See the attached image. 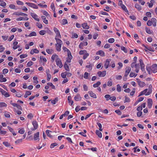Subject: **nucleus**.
<instances>
[{
  "mask_svg": "<svg viewBox=\"0 0 157 157\" xmlns=\"http://www.w3.org/2000/svg\"><path fill=\"white\" fill-rule=\"evenodd\" d=\"M53 30L56 33V38H61V36L60 34V32L58 29L56 27H54L53 28Z\"/></svg>",
  "mask_w": 157,
  "mask_h": 157,
  "instance_id": "obj_1",
  "label": "nucleus"
},
{
  "mask_svg": "<svg viewBox=\"0 0 157 157\" xmlns=\"http://www.w3.org/2000/svg\"><path fill=\"white\" fill-rule=\"evenodd\" d=\"M139 62L141 66V69L143 72H144V73L146 72L145 70L144 67L145 65L144 64L142 59H140L139 60Z\"/></svg>",
  "mask_w": 157,
  "mask_h": 157,
  "instance_id": "obj_2",
  "label": "nucleus"
},
{
  "mask_svg": "<svg viewBox=\"0 0 157 157\" xmlns=\"http://www.w3.org/2000/svg\"><path fill=\"white\" fill-rule=\"evenodd\" d=\"M56 62L57 65L59 66L60 68H61L63 67V65L60 59L59 58H57L56 60Z\"/></svg>",
  "mask_w": 157,
  "mask_h": 157,
  "instance_id": "obj_3",
  "label": "nucleus"
},
{
  "mask_svg": "<svg viewBox=\"0 0 157 157\" xmlns=\"http://www.w3.org/2000/svg\"><path fill=\"white\" fill-rule=\"evenodd\" d=\"M147 90L148 89H146L142 91V92L143 93V94H145V95H148L151 93L152 90L151 89H150L148 90V91L147 92Z\"/></svg>",
  "mask_w": 157,
  "mask_h": 157,
  "instance_id": "obj_4",
  "label": "nucleus"
},
{
  "mask_svg": "<svg viewBox=\"0 0 157 157\" xmlns=\"http://www.w3.org/2000/svg\"><path fill=\"white\" fill-rule=\"evenodd\" d=\"M25 4L28 5L29 6L33 8L36 9L38 8V7L34 3L26 2L25 3Z\"/></svg>",
  "mask_w": 157,
  "mask_h": 157,
  "instance_id": "obj_5",
  "label": "nucleus"
},
{
  "mask_svg": "<svg viewBox=\"0 0 157 157\" xmlns=\"http://www.w3.org/2000/svg\"><path fill=\"white\" fill-rule=\"evenodd\" d=\"M98 76L100 77H104L106 75V71H103L102 72L101 71H99L97 73Z\"/></svg>",
  "mask_w": 157,
  "mask_h": 157,
  "instance_id": "obj_6",
  "label": "nucleus"
},
{
  "mask_svg": "<svg viewBox=\"0 0 157 157\" xmlns=\"http://www.w3.org/2000/svg\"><path fill=\"white\" fill-rule=\"evenodd\" d=\"M131 70V68L129 67H127L125 68V73L124 77H127Z\"/></svg>",
  "mask_w": 157,
  "mask_h": 157,
  "instance_id": "obj_7",
  "label": "nucleus"
},
{
  "mask_svg": "<svg viewBox=\"0 0 157 157\" xmlns=\"http://www.w3.org/2000/svg\"><path fill=\"white\" fill-rule=\"evenodd\" d=\"M151 71L153 73L157 72V65L156 64H155L152 66Z\"/></svg>",
  "mask_w": 157,
  "mask_h": 157,
  "instance_id": "obj_8",
  "label": "nucleus"
},
{
  "mask_svg": "<svg viewBox=\"0 0 157 157\" xmlns=\"http://www.w3.org/2000/svg\"><path fill=\"white\" fill-rule=\"evenodd\" d=\"M31 15V16L35 20L38 21H40L39 19L38 18V16L35 13H30Z\"/></svg>",
  "mask_w": 157,
  "mask_h": 157,
  "instance_id": "obj_9",
  "label": "nucleus"
},
{
  "mask_svg": "<svg viewBox=\"0 0 157 157\" xmlns=\"http://www.w3.org/2000/svg\"><path fill=\"white\" fill-rule=\"evenodd\" d=\"M137 80L138 85L140 87H143L145 86V84L144 82L140 81V79L138 78L137 79Z\"/></svg>",
  "mask_w": 157,
  "mask_h": 157,
  "instance_id": "obj_10",
  "label": "nucleus"
},
{
  "mask_svg": "<svg viewBox=\"0 0 157 157\" xmlns=\"http://www.w3.org/2000/svg\"><path fill=\"white\" fill-rule=\"evenodd\" d=\"M152 101L151 99L149 98L147 100L148 106L149 108L151 107L152 104Z\"/></svg>",
  "mask_w": 157,
  "mask_h": 157,
  "instance_id": "obj_11",
  "label": "nucleus"
},
{
  "mask_svg": "<svg viewBox=\"0 0 157 157\" xmlns=\"http://www.w3.org/2000/svg\"><path fill=\"white\" fill-rule=\"evenodd\" d=\"M39 132H37L36 133H35L34 135V139L35 140H39L40 139L39 138Z\"/></svg>",
  "mask_w": 157,
  "mask_h": 157,
  "instance_id": "obj_12",
  "label": "nucleus"
},
{
  "mask_svg": "<svg viewBox=\"0 0 157 157\" xmlns=\"http://www.w3.org/2000/svg\"><path fill=\"white\" fill-rule=\"evenodd\" d=\"M82 98L80 96V95L78 94H77L75 97L74 99L76 101H79L81 100Z\"/></svg>",
  "mask_w": 157,
  "mask_h": 157,
  "instance_id": "obj_13",
  "label": "nucleus"
},
{
  "mask_svg": "<svg viewBox=\"0 0 157 157\" xmlns=\"http://www.w3.org/2000/svg\"><path fill=\"white\" fill-rule=\"evenodd\" d=\"M55 39L56 42V45L60 44L62 45V44H63V42L61 40L57 38H56V37H55Z\"/></svg>",
  "mask_w": 157,
  "mask_h": 157,
  "instance_id": "obj_14",
  "label": "nucleus"
},
{
  "mask_svg": "<svg viewBox=\"0 0 157 157\" xmlns=\"http://www.w3.org/2000/svg\"><path fill=\"white\" fill-rule=\"evenodd\" d=\"M13 14L14 15H21V16H27V14L24 13H22V12H14L13 13Z\"/></svg>",
  "mask_w": 157,
  "mask_h": 157,
  "instance_id": "obj_15",
  "label": "nucleus"
},
{
  "mask_svg": "<svg viewBox=\"0 0 157 157\" xmlns=\"http://www.w3.org/2000/svg\"><path fill=\"white\" fill-rule=\"evenodd\" d=\"M88 93L90 95L92 98H96L97 96L96 94L94 93L93 92L91 91H90L88 92Z\"/></svg>",
  "mask_w": 157,
  "mask_h": 157,
  "instance_id": "obj_16",
  "label": "nucleus"
},
{
  "mask_svg": "<svg viewBox=\"0 0 157 157\" xmlns=\"http://www.w3.org/2000/svg\"><path fill=\"white\" fill-rule=\"evenodd\" d=\"M96 54L100 55L101 56H105V53L101 50H100L97 52L96 53Z\"/></svg>",
  "mask_w": 157,
  "mask_h": 157,
  "instance_id": "obj_17",
  "label": "nucleus"
},
{
  "mask_svg": "<svg viewBox=\"0 0 157 157\" xmlns=\"http://www.w3.org/2000/svg\"><path fill=\"white\" fill-rule=\"evenodd\" d=\"M69 113V112L68 111H66L62 115L59 117V119H62L63 116H66L68 115Z\"/></svg>",
  "mask_w": 157,
  "mask_h": 157,
  "instance_id": "obj_18",
  "label": "nucleus"
},
{
  "mask_svg": "<svg viewBox=\"0 0 157 157\" xmlns=\"http://www.w3.org/2000/svg\"><path fill=\"white\" fill-rule=\"evenodd\" d=\"M151 21L152 22V24L155 27L156 26V19L154 18H152L151 19Z\"/></svg>",
  "mask_w": 157,
  "mask_h": 157,
  "instance_id": "obj_19",
  "label": "nucleus"
},
{
  "mask_svg": "<svg viewBox=\"0 0 157 157\" xmlns=\"http://www.w3.org/2000/svg\"><path fill=\"white\" fill-rule=\"evenodd\" d=\"M82 26L84 29H89V26L87 25L86 23H84L82 24Z\"/></svg>",
  "mask_w": 157,
  "mask_h": 157,
  "instance_id": "obj_20",
  "label": "nucleus"
},
{
  "mask_svg": "<svg viewBox=\"0 0 157 157\" xmlns=\"http://www.w3.org/2000/svg\"><path fill=\"white\" fill-rule=\"evenodd\" d=\"M109 61L108 59H107L105 64L104 67L105 68H107L109 64Z\"/></svg>",
  "mask_w": 157,
  "mask_h": 157,
  "instance_id": "obj_21",
  "label": "nucleus"
},
{
  "mask_svg": "<svg viewBox=\"0 0 157 157\" xmlns=\"http://www.w3.org/2000/svg\"><path fill=\"white\" fill-rule=\"evenodd\" d=\"M52 131L49 130H47L46 131V133L47 136L51 138H52L53 136L51 135L50 133L52 132Z\"/></svg>",
  "mask_w": 157,
  "mask_h": 157,
  "instance_id": "obj_22",
  "label": "nucleus"
},
{
  "mask_svg": "<svg viewBox=\"0 0 157 157\" xmlns=\"http://www.w3.org/2000/svg\"><path fill=\"white\" fill-rule=\"evenodd\" d=\"M96 133L99 138H101L102 136L101 133L98 130H96Z\"/></svg>",
  "mask_w": 157,
  "mask_h": 157,
  "instance_id": "obj_23",
  "label": "nucleus"
},
{
  "mask_svg": "<svg viewBox=\"0 0 157 157\" xmlns=\"http://www.w3.org/2000/svg\"><path fill=\"white\" fill-rule=\"evenodd\" d=\"M64 67L66 71H70V69L69 68V66L66 63H65L64 64Z\"/></svg>",
  "mask_w": 157,
  "mask_h": 157,
  "instance_id": "obj_24",
  "label": "nucleus"
},
{
  "mask_svg": "<svg viewBox=\"0 0 157 157\" xmlns=\"http://www.w3.org/2000/svg\"><path fill=\"white\" fill-rule=\"evenodd\" d=\"M33 124L35 129H36L37 128L38 124L36 121H34L33 122Z\"/></svg>",
  "mask_w": 157,
  "mask_h": 157,
  "instance_id": "obj_25",
  "label": "nucleus"
},
{
  "mask_svg": "<svg viewBox=\"0 0 157 157\" xmlns=\"http://www.w3.org/2000/svg\"><path fill=\"white\" fill-rule=\"evenodd\" d=\"M31 94V93L30 91H27L25 93V94L24 95V97L25 98L27 97L28 96L30 95Z\"/></svg>",
  "mask_w": 157,
  "mask_h": 157,
  "instance_id": "obj_26",
  "label": "nucleus"
},
{
  "mask_svg": "<svg viewBox=\"0 0 157 157\" xmlns=\"http://www.w3.org/2000/svg\"><path fill=\"white\" fill-rule=\"evenodd\" d=\"M56 50L60 52L61 51V45L60 44L56 45Z\"/></svg>",
  "mask_w": 157,
  "mask_h": 157,
  "instance_id": "obj_27",
  "label": "nucleus"
},
{
  "mask_svg": "<svg viewBox=\"0 0 157 157\" xmlns=\"http://www.w3.org/2000/svg\"><path fill=\"white\" fill-rule=\"evenodd\" d=\"M122 9L126 12V13H128V10L126 7L124 5H123L121 6Z\"/></svg>",
  "mask_w": 157,
  "mask_h": 157,
  "instance_id": "obj_28",
  "label": "nucleus"
},
{
  "mask_svg": "<svg viewBox=\"0 0 157 157\" xmlns=\"http://www.w3.org/2000/svg\"><path fill=\"white\" fill-rule=\"evenodd\" d=\"M101 84V83L100 82H98L94 84L93 85V86L94 88H96L97 87H98Z\"/></svg>",
  "mask_w": 157,
  "mask_h": 157,
  "instance_id": "obj_29",
  "label": "nucleus"
},
{
  "mask_svg": "<svg viewBox=\"0 0 157 157\" xmlns=\"http://www.w3.org/2000/svg\"><path fill=\"white\" fill-rule=\"evenodd\" d=\"M145 29V30H146V31L147 33L148 34H151V33H152L151 32V31L150 29H149V28H148L147 27H146Z\"/></svg>",
  "mask_w": 157,
  "mask_h": 157,
  "instance_id": "obj_30",
  "label": "nucleus"
},
{
  "mask_svg": "<svg viewBox=\"0 0 157 157\" xmlns=\"http://www.w3.org/2000/svg\"><path fill=\"white\" fill-rule=\"evenodd\" d=\"M36 35V33L35 32H33L31 33L28 36L29 37H31L32 36H35Z\"/></svg>",
  "mask_w": 157,
  "mask_h": 157,
  "instance_id": "obj_31",
  "label": "nucleus"
},
{
  "mask_svg": "<svg viewBox=\"0 0 157 157\" xmlns=\"http://www.w3.org/2000/svg\"><path fill=\"white\" fill-rule=\"evenodd\" d=\"M67 72L65 71L64 72L62 73L61 74V76L63 78H65L66 77V76L67 75Z\"/></svg>",
  "mask_w": 157,
  "mask_h": 157,
  "instance_id": "obj_32",
  "label": "nucleus"
},
{
  "mask_svg": "<svg viewBox=\"0 0 157 157\" xmlns=\"http://www.w3.org/2000/svg\"><path fill=\"white\" fill-rule=\"evenodd\" d=\"M135 7L138 10L140 11L141 10V8L140 6L138 4H136L135 5Z\"/></svg>",
  "mask_w": 157,
  "mask_h": 157,
  "instance_id": "obj_33",
  "label": "nucleus"
},
{
  "mask_svg": "<svg viewBox=\"0 0 157 157\" xmlns=\"http://www.w3.org/2000/svg\"><path fill=\"white\" fill-rule=\"evenodd\" d=\"M51 9L53 10V12H55V8L54 6V3H52L51 5Z\"/></svg>",
  "mask_w": 157,
  "mask_h": 157,
  "instance_id": "obj_34",
  "label": "nucleus"
},
{
  "mask_svg": "<svg viewBox=\"0 0 157 157\" xmlns=\"http://www.w3.org/2000/svg\"><path fill=\"white\" fill-rule=\"evenodd\" d=\"M7 106V104L5 102H0V107H6Z\"/></svg>",
  "mask_w": 157,
  "mask_h": 157,
  "instance_id": "obj_35",
  "label": "nucleus"
},
{
  "mask_svg": "<svg viewBox=\"0 0 157 157\" xmlns=\"http://www.w3.org/2000/svg\"><path fill=\"white\" fill-rule=\"evenodd\" d=\"M67 56L68 57L67 58L70 59H72V56L71 54V53L70 51H69L68 53H67Z\"/></svg>",
  "mask_w": 157,
  "mask_h": 157,
  "instance_id": "obj_36",
  "label": "nucleus"
},
{
  "mask_svg": "<svg viewBox=\"0 0 157 157\" xmlns=\"http://www.w3.org/2000/svg\"><path fill=\"white\" fill-rule=\"evenodd\" d=\"M18 132L21 134H23L25 132V130L23 128H21L19 129L18 131Z\"/></svg>",
  "mask_w": 157,
  "mask_h": 157,
  "instance_id": "obj_37",
  "label": "nucleus"
},
{
  "mask_svg": "<svg viewBox=\"0 0 157 157\" xmlns=\"http://www.w3.org/2000/svg\"><path fill=\"white\" fill-rule=\"evenodd\" d=\"M47 84L48 86H50L52 87V88L53 89H55V86L53 85L52 83L51 82H48L47 83Z\"/></svg>",
  "mask_w": 157,
  "mask_h": 157,
  "instance_id": "obj_38",
  "label": "nucleus"
},
{
  "mask_svg": "<svg viewBox=\"0 0 157 157\" xmlns=\"http://www.w3.org/2000/svg\"><path fill=\"white\" fill-rule=\"evenodd\" d=\"M58 145V144L56 143H54L50 145V148H53L54 147L57 146Z\"/></svg>",
  "mask_w": 157,
  "mask_h": 157,
  "instance_id": "obj_39",
  "label": "nucleus"
},
{
  "mask_svg": "<svg viewBox=\"0 0 157 157\" xmlns=\"http://www.w3.org/2000/svg\"><path fill=\"white\" fill-rule=\"evenodd\" d=\"M3 144L7 147H9L10 146V144L7 142H3Z\"/></svg>",
  "mask_w": 157,
  "mask_h": 157,
  "instance_id": "obj_40",
  "label": "nucleus"
},
{
  "mask_svg": "<svg viewBox=\"0 0 157 157\" xmlns=\"http://www.w3.org/2000/svg\"><path fill=\"white\" fill-rule=\"evenodd\" d=\"M137 75V74H136L134 72H131L129 75V76L131 77H132L134 76L136 77Z\"/></svg>",
  "mask_w": 157,
  "mask_h": 157,
  "instance_id": "obj_41",
  "label": "nucleus"
},
{
  "mask_svg": "<svg viewBox=\"0 0 157 157\" xmlns=\"http://www.w3.org/2000/svg\"><path fill=\"white\" fill-rule=\"evenodd\" d=\"M97 124L99 128V130H100V131H102V126L101 124L99 123H97Z\"/></svg>",
  "mask_w": 157,
  "mask_h": 157,
  "instance_id": "obj_42",
  "label": "nucleus"
},
{
  "mask_svg": "<svg viewBox=\"0 0 157 157\" xmlns=\"http://www.w3.org/2000/svg\"><path fill=\"white\" fill-rule=\"evenodd\" d=\"M0 5L3 6L4 8H5L6 6V3L5 2L2 1L0 3Z\"/></svg>",
  "mask_w": 157,
  "mask_h": 157,
  "instance_id": "obj_43",
  "label": "nucleus"
},
{
  "mask_svg": "<svg viewBox=\"0 0 157 157\" xmlns=\"http://www.w3.org/2000/svg\"><path fill=\"white\" fill-rule=\"evenodd\" d=\"M121 49L122 50L124 51L125 53H126L127 52V49L125 47L123 46H121Z\"/></svg>",
  "mask_w": 157,
  "mask_h": 157,
  "instance_id": "obj_44",
  "label": "nucleus"
},
{
  "mask_svg": "<svg viewBox=\"0 0 157 157\" xmlns=\"http://www.w3.org/2000/svg\"><path fill=\"white\" fill-rule=\"evenodd\" d=\"M117 91L118 92H120L121 90V86L119 85V84H118L117 85Z\"/></svg>",
  "mask_w": 157,
  "mask_h": 157,
  "instance_id": "obj_45",
  "label": "nucleus"
},
{
  "mask_svg": "<svg viewBox=\"0 0 157 157\" xmlns=\"http://www.w3.org/2000/svg\"><path fill=\"white\" fill-rule=\"evenodd\" d=\"M43 14L44 15L46 16L47 17H50V15H49V14L46 11H44L43 12Z\"/></svg>",
  "mask_w": 157,
  "mask_h": 157,
  "instance_id": "obj_46",
  "label": "nucleus"
},
{
  "mask_svg": "<svg viewBox=\"0 0 157 157\" xmlns=\"http://www.w3.org/2000/svg\"><path fill=\"white\" fill-rule=\"evenodd\" d=\"M58 56L56 54L53 55L51 57L52 59L53 60V61L56 58H58Z\"/></svg>",
  "mask_w": 157,
  "mask_h": 157,
  "instance_id": "obj_47",
  "label": "nucleus"
},
{
  "mask_svg": "<svg viewBox=\"0 0 157 157\" xmlns=\"http://www.w3.org/2000/svg\"><path fill=\"white\" fill-rule=\"evenodd\" d=\"M146 69L147 70L148 72V74L149 75H151V68L150 67H146Z\"/></svg>",
  "mask_w": 157,
  "mask_h": 157,
  "instance_id": "obj_48",
  "label": "nucleus"
},
{
  "mask_svg": "<svg viewBox=\"0 0 157 157\" xmlns=\"http://www.w3.org/2000/svg\"><path fill=\"white\" fill-rule=\"evenodd\" d=\"M46 52L49 54H51L53 52V50H50L49 49H47L46 50Z\"/></svg>",
  "mask_w": 157,
  "mask_h": 157,
  "instance_id": "obj_49",
  "label": "nucleus"
},
{
  "mask_svg": "<svg viewBox=\"0 0 157 157\" xmlns=\"http://www.w3.org/2000/svg\"><path fill=\"white\" fill-rule=\"evenodd\" d=\"M89 74L87 72H85L84 74V77L85 79H87Z\"/></svg>",
  "mask_w": 157,
  "mask_h": 157,
  "instance_id": "obj_50",
  "label": "nucleus"
},
{
  "mask_svg": "<svg viewBox=\"0 0 157 157\" xmlns=\"http://www.w3.org/2000/svg\"><path fill=\"white\" fill-rule=\"evenodd\" d=\"M27 55L26 54H22L20 56V57L21 59H23L27 57Z\"/></svg>",
  "mask_w": 157,
  "mask_h": 157,
  "instance_id": "obj_51",
  "label": "nucleus"
},
{
  "mask_svg": "<svg viewBox=\"0 0 157 157\" xmlns=\"http://www.w3.org/2000/svg\"><path fill=\"white\" fill-rule=\"evenodd\" d=\"M62 24L63 25H64L66 24L67 23V21L66 19H63L62 20Z\"/></svg>",
  "mask_w": 157,
  "mask_h": 157,
  "instance_id": "obj_52",
  "label": "nucleus"
},
{
  "mask_svg": "<svg viewBox=\"0 0 157 157\" xmlns=\"http://www.w3.org/2000/svg\"><path fill=\"white\" fill-rule=\"evenodd\" d=\"M40 60L42 61L43 60L44 62H46L47 59L45 58H44L43 56H40Z\"/></svg>",
  "mask_w": 157,
  "mask_h": 157,
  "instance_id": "obj_53",
  "label": "nucleus"
},
{
  "mask_svg": "<svg viewBox=\"0 0 157 157\" xmlns=\"http://www.w3.org/2000/svg\"><path fill=\"white\" fill-rule=\"evenodd\" d=\"M18 5H23L24 4L23 2L19 0H17L16 1Z\"/></svg>",
  "mask_w": 157,
  "mask_h": 157,
  "instance_id": "obj_54",
  "label": "nucleus"
},
{
  "mask_svg": "<svg viewBox=\"0 0 157 157\" xmlns=\"http://www.w3.org/2000/svg\"><path fill=\"white\" fill-rule=\"evenodd\" d=\"M87 52L86 50H81L79 52V54L80 55H82L84 54H85Z\"/></svg>",
  "mask_w": 157,
  "mask_h": 157,
  "instance_id": "obj_55",
  "label": "nucleus"
},
{
  "mask_svg": "<svg viewBox=\"0 0 157 157\" xmlns=\"http://www.w3.org/2000/svg\"><path fill=\"white\" fill-rule=\"evenodd\" d=\"M36 25L39 28L41 29L43 27L42 25L39 23H36Z\"/></svg>",
  "mask_w": 157,
  "mask_h": 157,
  "instance_id": "obj_56",
  "label": "nucleus"
},
{
  "mask_svg": "<svg viewBox=\"0 0 157 157\" xmlns=\"http://www.w3.org/2000/svg\"><path fill=\"white\" fill-rule=\"evenodd\" d=\"M110 95L109 94H106L105 96V98L106 99L107 101H108L110 98Z\"/></svg>",
  "mask_w": 157,
  "mask_h": 157,
  "instance_id": "obj_57",
  "label": "nucleus"
},
{
  "mask_svg": "<svg viewBox=\"0 0 157 157\" xmlns=\"http://www.w3.org/2000/svg\"><path fill=\"white\" fill-rule=\"evenodd\" d=\"M33 63L32 61H30L27 64V65L28 67H29L32 66L33 64Z\"/></svg>",
  "mask_w": 157,
  "mask_h": 157,
  "instance_id": "obj_58",
  "label": "nucleus"
},
{
  "mask_svg": "<svg viewBox=\"0 0 157 157\" xmlns=\"http://www.w3.org/2000/svg\"><path fill=\"white\" fill-rule=\"evenodd\" d=\"M39 33L40 35H43L45 34V31L43 30H41L39 32Z\"/></svg>",
  "mask_w": 157,
  "mask_h": 157,
  "instance_id": "obj_59",
  "label": "nucleus"
},
{
  "mask_svg": "<svg viewBox=\"0 0 157 157\" xmlns=\"http://www.w3.org/2000/svg\"><path fill=\"white\" fill-rule=\"evenodd\" d=\"M119 67H118V69H120L123 66L122 63L121 62H119L118 63Z\"/></svg>",
  "mask_w": 157,
  "mask_h": 157,
  "instance_id": "obj_60",
  "label": "nucleus"
},
{
  "mask_svg": "<svg viewBox=\"0 0 157 157\" xmlns=\"http://www.w3.org/2000/svg\"><path fill=\"white\" fill-rule=\"evenodd\" d=\"M5 48L3 47V46L2 45H0V52H2L5 49Z\"/></svg>",
  "mask_w": 157,
  "mask_h": 157,
  "instance_id": "obj_61",
  "label": "nucleus"
},
{
  "mask_svg": "<svg viewBox=\"0 0 157 157\" xmlns=\"http://www.w3.org/2000/svg\"><path fill=\"white\" fill-rule=\"evenodd\" d=\"M108 41L110 43H113L114 41V39L113 38H111L109 39Z\"/></svg>",
  "mask_w": 157,
  "mask_h": 157,
  "instance_id": "obj_62",
  "label": "nucleus"
},
{
  "mask_svg": "<svg viewBox=\"0 0 157 157\" xmlns=\"http://www.w3.org/2000/svg\"><path fill=\"white\" fill-rule=\"evenodd\" d=\"M109 99H110L111 101H114L116 100V97L114 96H112L111 97H110Z\"/></svg>",
  "mask_w": 157,
  "mask_h": 157,
  "instance_id": "obj_63",
  "label": "nucleus"
},
{
  "mask_svg": "<svg viewBox=\"0 0 157 157\" xmlns=\"http://www.w3.org/2000/svg\"><path fill=\"white\" fill-rule=\"evenodd\" d=\"M89 55V54L88 53H86L83 56V59H86Z\"/></svg>",
  "mask_w": 157,
  "mask_h": 157,
  "instance_id": "obj_64",
  "label": "nucleus"
}]
</instances>
